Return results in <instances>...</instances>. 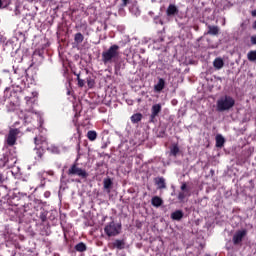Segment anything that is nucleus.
Wrapping results in <instances>:
<instances>
[{"label": "nucleus", "mask_w": 256, "mask_h": 256, "mask_svg": "<svg viewBox=\"0 0 256 256\" xmlns=\"http://www.w3.org/2000/svg\"><path fill=\"white\" fill-rule=\"evenodd\" d=\"M235 107V98L230 95L222 96L217 100L216 108L217 111L223 113V111H229Z\"/></svg>", "instance_id": "obj_1"}, {"label": "nucleus", "mask_w": 256, "mask_h": 256, "mask_svg": "<svg viewBox=\"0 0 256 256\" xmlns=\"http://www.w3.org/2000/svg\"><path fill=\"white\" fill-rule=\"evenodd\" d=\"M119 45L113 44L108 48V50L102 52V62L104 65H107V63H112V61H115V59H119Z\"/></svg>", "instance_id": "obj_2"}, {"label": "nucleus", "mask_w": 256, "mask_h": 256, "mask_svg": "<svg viewBox=\"0 0 256 256\" xmlns=\"http://www.w3.org/2000/svg\"><path fill=\"white\" fill-rule=\"evenodd\" d=\"M121 229V224L111 221L104 227V232L108 237H117V235L121 234Z\"/></svg>", "instance_id": "obj_3"}, {"label": "nucleus", "mask_w": 256, "mask_h": 256, "mask_svg": "<svg viewBox=\"0 0 256 256\" xmlns=\"http://www.w3.org/2000/svg\"><path fill=\"white\" fill-rule=\"evenodd\" d=\"M67 175H69L70 177L77 175V177H81V179H87L89 177V173H87L85 169L77 166L76 163L70 166V168L67 171Z\"/></svg>", "instance_id": "obj_4"}, {"label": "nucleus", "mask_w": 256, "mask_h": 256, "mask_svg": "<svg viewBox=\"0 0 256 256\" xmlns=\"http://www.w3.org/2000/svg\"><path fill=\"white\" fill-rule=\"evenodd\" d=\"M20 133L21 131L19 129L11 128L5 137V145H7V147H13L14 145H17V137Z\"/></svg>", "instance_id": "obj_5"}, {"label": "nucleus", "mask_w": 256, "mask_h": 256, "mask_svg": "<svg viewBox=\"0 0 256 256\" xmlns=\"http://www.w3.org/2000/svg\"><path fill=\"white\" fill-rule=\"evenodd\" d=\"M245 237H247V229L237 230L232 237L233 245H241Z\"/></svg>", "instance_id": "obj_6"}, {"label": "nucleus", "mask_w": 256, "mask_h": 256, "mask_svg": "<svg viewBox=\"0 0 256 256\" xmlns=\"http://www.w3.org/2000/svg\"><path fill=\"white\" fill-rule=\"evenodd\" d=\"M181 192H179L178 194V200H180L181 202L185 201L186 197H191V190H189V188H187V183H182L181 187Z\"/></svg>", "instance_id": "obj_7"}, {"label": "nucleus", "mask_w": 256, "mask_h": 256, "mask_svg": "<svg viewBox=\"0 0 256 256\" xmlns=\"http://www.w3.org/2000/svg\"><path fill=\"white\" fill-rule=\"evenodd\" d=\"M109 249H118L121 251L125 249V239H115L113 242L108 244Z\"/></svg>", "instance_id": "obj_8"}, {"label": "nucleus", "mask_w": 256, "mask_h": 256, "mask_svg": "<svg viewBox=\"0 0 256 256\" xmlns=\"http://www.w3.org/2000/svg\"><path fill=\"white\" fill-rule=\"evenodd\" d=\"M150 122L153 123L155 121V117L159 115L161 112V104H154L151 109Z\"/></svg>", "instance_id": "obj_9"}, {"label": "nucleus", "mask_w": 256, "mask_h": 256, "mask_svg": "<svg viewBox=\"0 0 256 256\" xmlns=\"http://www.w3.org/2000/svg\"><path fill=\"white\" fill-rule=\"evenodd\" d=\"M167 17H175V15H179V8L175 6V4H170L166 10Z\"/></svg>", "instance_id": "obj_10"}, {"label": "nucleus", "mask_w": 256, "mask_h": 256, "mask_svg": "<svg viewBox=\"0 0 256 256\" xmlns=\"http://www.w3.org/2000/svg\"><path fill=\"white\" fill-rule=\"evenodd\" d=\"M34 143L36 147H43V145H47V137L39 135L34 138Z\"/></svg>", "instance_id": "obj_11"}, {"label": "nucleus", "mask_w": 256, "mask_h": 256, "mask_svg": "<svg viewBox=\"0 0 256 256\" xmlns=\"http://www.w3.org/2000/svg\"><path fill=\"white\" fill-rule=\"evenodd\" d=\"M154 183L157 185V189H167V184L165 183V178L163 177L154 178Z\"/></svg>", "instance_id": "obj_12"}, {"label": "nucleus", "mask_w": 256, "mask_h": 256, "mask_svg": "<svg viewBox=\"0 0 256 256\" xmlns=\"http://www.w3.org/2000/svg\"><path fill=\"white\" fill-rule=\"evenodd\" d=\"M183 215L184 214L181 210H176L171 213V219H173V221H181L183 219Z\"/></svg>", "instance_id": "obj_13"}, {"label": "nucleus", "mask_w": 256, "mask_h": 256, "mask_svg": "<svg viewBox=\"0 0 256 256\" xmlns=\"http://www.w3.org/2000/svg\"><path fill=\"white\" fill-rule=\"evenodd\" d=\"M165 89V80L163 78H160L158 80V83L154 86V90L160 93V91Z\"/></svg>", "instance_id": "obj_14"}, {"label": "nucleus", "mask_w": 256, "mask_h": 256, "mask_svg": "<svg viewBox=\"0 0 256 256\" xmlns=\"http://www.w3.org/2000/svg\"><path fill=\"white\" fill-rule=\"evenodd\" d=\"M35 151L37 155L35 159H37L38 161H41V159H43V155H45V149L43 148V146H39L35 148Z\"/></svg>", "instance_id": "obj_15"}, {"label": "nucleus", "mask_w": 256, "mask_h": 256, "mask_svg": "<svg viewBox=\"0 0 256 256\" xmlns=\"http://www.w3.org/2000/svg\"><path fill=\"white\" fill-rule=\"evenodd\" d=\"M151 204L153 207H161V205H163V199H161L159 196H154L151 199Z\"/></svg>", "instance_id": "obj_16"}, {"label": "nucleus", "mask_w": 256, "mask_h": 256, "mask_svg": "<svg viewBox=\"0 0 256 256\" xmlns=\"http://www.w3.org/2000/svg\"><path fill=\"white\" fill-rule=\"evenodd\" d=\"M75 251H78V253H85L87 251V245L83 242H79L74 247Z\"/></svg>", "instance_id": "obj_17"}, {"label": "nucleus", "mask_w": 256, "mask_h": 256, "mask_svg": "<svg viewBox=\"0 0 256 256\" xmlns=\"http://www.w3.org/2000/svg\"><path fill=\"white\" fill-rule=\"evenodd\" d=\"M104 183V189H106L107 193H111V187H113V181L111 178H106L103 181Z\"/></svg>", "instance_id": "obj_18"}, {"label": "nucleus", "mask_w": 256, "mask_h": 256, "mask_svg": "<svg viewBox=\"0 0 256 256\" xmlns=\"http://www.w3.org/2000/svg\"><path fill=\"white\" fill-rule=\"evenodd\" d=\"M213 65L215 67V69H223L225 62L223 61L222 58H216L213 62Z\"/></svg>", "instance_id": "obj_19"}, {"label": "nucleus", "mask_w": 256, "mask_h": 256, "mask_svg": "<svg viewBox=\"0 0 256 256\" xmlns=\"http://www.w3.org/2000/svg\"><path fill=\"white\" fill-rule=\"evenodd\" d=\"M9 163V156L7 154L0 155V169Z\"/></svg>", "instance_id": "obj_20"}, {"label": "nucleus", "mask_w": 256, "mask_h": 256, "mask_svg": "<svg viewBox=\"0 0 256 256\" xmlns=\"http://www.w3.org/2000/svg\"><path fill=\"white\" fill-rule=\"evenodd\" d=\"M207 35H219V26L208 25Z\"/></svg>", "instance_id": "obj_21"}, {"label": "nucleus", "mask_w": 256, "mask_h": 256, "mask_svg": "<svg viewBox=\"0 0 256 256\" xmlns=\"http://www.w3.org/2000/svg\"><path fill=\"white\" fill-rule=\"evenodd\" d=\"M223 145H225V138L221 134H218L216 136V147L221 149V147H223Z\"/></svg>", "instance_id": "obj_22"}, {"label": "nucleus", "mask_w": 256, "mask_h": 256, "mask_svg": "<svg viewBox=\"0 0 256 256\" xmlns=\"http://www.w3.org/2000/svg\"><path fill=\"white\" fill-rule=\"evenodd\" d=\"M85 39V36L81 32H78L74 35V41L77 43V45H80V43H83Z\"/></svg>", "instance_id": "obj_23"}, {"label": "nucleus", "mask_w": 256, "mask_h": 256, "mask_svg": "<svg viewBox=\"0 0 256 256\" xmlns=\"http://www.w3.org/2000/svg\"><path fill=\"white\" fill-rule=\"evenodd\" d=\"M247 59L250 61V63H255L256 61V50H250L247 53Z\"/></svg>", "instance_id": "obj_24"}, {"label": "nucleus", "mask_w": 256, "mask_h": 256, "mask_svg": "<svg viewBox=\"0 0 256 256\" xmlns=\"http://www.w3.org/2000/svg\"><path fill=\"white\" fill-rule=\"evenodd\" d=\"M130 119H131V122L134 124L139 123L141 119H143V114L141 113L133 114Z\"/></svg>", "instance_id": "obj_25"}, {"label": "nucleus", "mask_w": 256, "mask_h": 256, "mask_svg": "<svg viewBox=\"0 0 256 256\" xmlns=\"http://www.w3.org/2000/svg\"><path fill=\"white\" fill-rule=\"evenodd\" d=\"M87 138L89 141H95L97 139V132L95 130H89L87 132Z\"/></svg>", "instance_id": "obj_26"}, {"label": "nucleus", "mask_w": 256, "mask_h": 256, "mask_svg": "<svg viewBox=\"0 0 256 256\" xmlns=\"http://www.w3.org/2000/svg\"><path fill=\"white\" fill-rule=\"evenodd\" d=\"M76 149L79 153L81 151V130H79V127L77 128V146Z\"/></svg>", "instance_id": "obj_27"}, {"label": "nucleus", "mask_w": 256, "mask_h": 256, "mask_svg": "<svg viewBox=\"0 0 256 256\" xmlns=\"http://www.w3.org/2000/svg\"><path fill=\"white\" fill-rule=\"evenodd\" d=\"M179 145H177V144H174L173 146H172V148L170 149V153H171V155H173V157H177V155H179Z\"/></svg>", "instance_id": "obj_28"}, {"label": "nucleus", "mask_w": 256, "mask_h": 256, "mask_svg": "<svg viewBox=\"0 0 256 256\" xmlns=\"http://www.w3.org/2000/svg\"><path fill=\"white\" fill-rule=\"evenodd\" d=\"M86 81L89 89H93L95 87V79L88 77Z\"/></svg>", "instance_id": "obj_29"}, {"label": "nucleus", "mask_w": 256, "mask_h": 256, "mask_svg": "<svg viewBox=\"0 0 256 256\" xmlns=\"http://www.w3.org/2000/svg\"><path fill=\"white\" fill-rule=\"evenodd\" d=\"M39 219L42 221V223H45V221H47V212H41Z\"/></svg>", "instance_id": "obj_30"}, {"label": "nucleus", "mask_w": 256, "mask_h": 256, "mask_svg": "<svg viewBox=\"0 0 256 256\" xmlns=\"http://www.w3.org/2000/svg\"><path fill=\"white\" fill-rule=\"evenodd\" d=\"M9 5H11V0H2V9L9 7Z\"/></svg>", "instance_id": "obj_31"}, {"label": "nucleus", "mask_w": 256, "mask_h": 256, "mask_svg": "<svg viewBox=\"0 0 256 256\" xmlns=\"http://www.w3.org/2000/svg\"><path fill=\"white\" fill-rule=\"evenodd\" d=\"M78 87H85V80L81 79V78H78Z\"/></svg>", "instance_id": "obj_32"}, {"label": "nucleus", "mask_w": 256, "mask_h": 256, "mask_svg": "<svg viewBox=\"0 0 256 256\" xmlns=\"http://www.w3.org/2000/svg\"><path fill=\"white\" fill-rule=\"evenodd\" d=\"M5 183V175H3V172L0 171V186Z\"/></svg>", "instance_id": "obj_33"}, {"label": "nucleus", "mask_w": 256, "mask_h": 256, "mask_svg": "<svg viewBox=\"0 0 256 256\" xmlns=\"http://www.w3.org/2000/svg\"><path fill=\"white\" fill-rule=\"evenodd\" d=\"M250 41H251L252 45H256V35L255 36H251Z\"/></svg>", "instance_id": "obj_34"}, {"label": "nucleus", "mask_w": 256, "mask_h": 256, "mask_svg": "<svg viewBox=\"0 0 256 256\" xmlns=\"http://www.w3.org/2000/svg\"><path fill=\"white\" fill-rule=\"evenodd\" d=\"M122 1V7H127L129 5V0H121Z\"/></svg>", "instance_id": "obj_35"}, {"label": "nucleus", "mask_w": 256, "mask_h": 256, "mask_svg": "<svg viewBox=\"0 0 256 256\" xmlns=\"http://www.w3.org/2000/svg\"><path fill=\"white\" fill-rule=\"evenodd\" d=\"M74 75L77 77V79H81V74L74 72Z\"/></svg>", "instance_id": "obj_36"}, {"label": "nucleus", "mask_w": 256, "mask_h": 256, "mask_svg": "<svg viewBox=\"0 0 256 256\" xmlns=\"http://www.w3.org/2000/svg\"><path fill=\"white\" fill-rule=\"evenodd\" d=\"M53 151L55 152V153H59V148L58 147H53Z\"/></svg>", "instance_id": "obj_37"}, {"label": "nucleus", "mask_w": 256, "mask_h": 256, "mask_svg": "<svg viewBox=\"0 0 256 256\" xmlns=\"http://www.w3.org/2000/svg\"><path fill=\"white\" fill-rule=\"evenodd\" d=\"M251 15H252V17H256V10H253V11L251 12Z\"/></svg>", "instance_id": "obj_38"}, {"label": "nucleus", "mask_w": 256, "mask_h": 256, "mask_svg": "<svg viewBox=\"0 0 256 256\" xmlns=\"http://www.w3.org/2000/svg\"><path fill=\"white\" fill-rule=\"evenodd\" d=\"M253 29H256V20L254 21L253 25H252Z\"/></svg>", "instance_id": "obj_39"}, {"label": "nucleus", "mask_w": 256, "mask_h": 256, "mask_svg": "<svg viewBox=\"0 0 256 256\" xmlns=\"http://www.w3.org/2000/svg\"><path fill=\"white\" fill-rule=\"evenodd\" d=\"M0 9H3V2L0 0Z\"/></svg>", "instance_id": "obj_40"}, {"label": "nucleus", "mask_w": 256, "mask_h": 256, "mask_svg": "<svg viewBox=\"0 0 256 256\" xmlns=\"http://www.w3.org/2000/svg\"><path fill=\"white\" fill-rule=\"evenodd\" d=\"M0 43H3V35L0 34Z\"/></svg>", "instance_id": "obj_41"}, {"label": "nucleus", "mask_w": 256, "mask_h": 256, "mask_svg": "<svg viewBox=\"0 0 256 256\" xmlns=\"http://www.w3.org/2000/svg\"><path fill=\"white\" fill-rule=\"evenodd\" d=\"M159 23H160V25H163V20L160 19V20H159Z\"/></svg>", "instance_id": "obj_42"}, {"label": "nucleus", "mask_w": 256, "mask_h": 256, "mask_svg": "<svg viewBox=\"0 0 256 256\" xmlns=\"http://www.w3.org/2000/svg\"><path fill=\"white\" fill-rule=\"evenodd\" d=\"M29 99H31L30 97H26L25 98V100L27 101V102H29Z\"/></svg>", "instance_id": "obj_43"}]
</instances>
